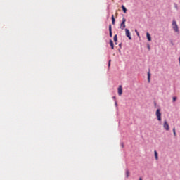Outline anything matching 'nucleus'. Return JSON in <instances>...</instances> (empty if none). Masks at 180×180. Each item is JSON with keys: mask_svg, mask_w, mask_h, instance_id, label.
Listing matches in <instances>:
<instances>
[{"mask_svg": "<svg viewBox=\"0 0 180 180\" xmlns=\"http://www.w3.org/2000/svg\"><path fill=\"white\" fill-rule=\"evenodd\" d=\"M114 41H115V44H117V34H115L114 36Z\"/></svg>", "mask_w": 180, "mask_h": 180, "instance_id": "obj_11", "label": "nucleus"}, {"mask_svg": "<svg viewBox=\"0 0 180 180\" xmlns=\"http://www.w3.org/2000/svg\"><path fill=\"white\" fill-rule=\"evenodd\" d=\"M110 61H112V60H110L108 62V67H110Z\"/></svg>", "mask_w": 180, "mask_h": 180, "instance_id": "obj_18", "label": "nucleus"}, {"mask_svg": "<svg viewBox=\"0 0 180 180\" xmlns=\"http://www.w3.org/2000/svg\"><path fill=\"white\" fill-rule=\"evenodd\" d=\"M156 117L158 118V120L159 122H161V110L160 109H158L156 110Z\"/></svg>", "mask_w": 180, "mask_h": 180, "instance_id": "obj_2", "label": "nucleus"}, {"mask_svg": "<svg viewBox=\"0 0 180 180\" xmlns=\"http://www.w3.org/2000/svg\"><path fill=\"white\" fill-rule=\"evenodd\" d=\"M172 27H173V29H174V32H179V30L178 28V24H176V21L173 20Z\"/></svg>", "mask_w": 180, "mask_h": 180, "instance_id": "obj_1", "label": "nucleus"}, {"mask_svg": "<svg viewBox=\"0 0 180 180\" xmlns=\"http://www.w3.org/2000/svg\"><path fill=\"white\" fill-rule=\"evenodd\" d=\"M154 154L155 160H158V153H157V150L154 151Z\"/></svg>", "mask_w": 180, "mask_h": 180, "instance_id": "obj_12", "label": "nucleus"}, {"mask_svg": "<svg viewBox=\"0 0 180 180\" xmlns=\"http://www.w3.org/2000/svg\"><path fill=\"white\" fill-rule=\"evenodd\" d=\"M110 45L111 46L112 50H114L115 46L113 45V41L112 39L110 40Z\"/></svg>", "mask_w": 180, "mask_h": 180, "instance_id": "obj_8", "label": "nucleus"}, {"mask_svg": "<svg viewBox=\"0 0 180 180\" xmlns=\"http://www.w3.org/2000/svg\"><path fill=\"white\" fill-rule=\"evenodd\" d=\"M109 32H110V37H112V25H109Z\"/></svg>", "mask_w": 180, "mask_h": 180, "instance_id": "obj_9", "label": "nucleus"}, {"mask_svg": "<svg viewBox=\"0 0 180 180\" xmlns=\"http://www.w3.org/2000/svg\"><path fill=\"white\" fill-rule=\"evenodd\" d=\"M122 8L124 13H126V12H127V9L126 8V7H124V6L122 5Z\"/></svg>", "mask_w": 180, "mask_h": 180, "instance_id": "obj_13", "label": "nucleus"}, {"mask_svg": "<svg viewBox=\"0 0 180 180\" xmlns=\"http://www.w3.org/2000/svg\"><path fill=\"white\" fill-rule=\"evenodd\" d=\"M139 180H143V179L141 177V178H139Z\"/></svg>", "mask_w": 180, "mask_h": 180, "instance_id": "obj_20", "label": "nucleus"}, {"mask_svg": "<svg viewBox=\"0 0 180 180\" xmlns=\"http://www.w3.org/2000/svg\"><path fill=\"white\" fill-rule=\"evenodd\" d=\"M115 105H117V103H115Z\"/></svg>", "mask_w": 180, "mask_h": 180, "instance_id": "obj_21", "label": "nucleus"}, {"mask_svg": "<svg viewBox=\"0 0 180 180\" xmlns=\"http://www.w3.org/2000/svg\"><path fill=\"white\" fill-rule=\"evenodd\" d=\"M126 27V18H122V22L120 24V29L123 30Z\"/></svg>", "mask_w": 180, "mask_h": 180, "instance_id": "obj_3", "label": "nucleus"}, {"mask_svg": "<svg viewBox=\"0 0 180 180\" xmlns=\"http://www.w3.org/2000/svg\"><path fill=\"white\" fill-rule=\"evenodd\" d=\"M126 176L127 178H129V176H130V171L126 170Z\"/></svg>", "mask_w": 180, "mask_h": 180, "instance_id": "obj_14", "label": "nucleus"}, {"mask_svg": "<svg viewBox=\"0 0 180 180\" xmlns=\"http://www.w3.org/2000/svg\"><path fill=\"white\" fill-rule=\"evenodd\" d=\"M122 94H123V88L122 87L121 85H120L118 87V94L120 96L122 95Z\"/></svg>", "mask_w": 180, "mask_h": 180, "instance_id": "obj_6", "label": "nucleus"}, {"mask_svg": "<svg viewBox=\"0 0 180 180\" xmlns=\"http://www.w3.org/2000/svg\"><path fill=\"white\" fill-rule=\"evenodd\" d=\"M173 133L174 136H176V132L175 131V128H173Z\"/></svg>", "mask_w": 180, "mask_h": 180, "instance_id": "obj_16", "label": "nucleus"}, {"mask_svg": "<svg viewBox=\"0 0 180 180\" xmlns=\"http://www.w3.org/2000/svg\"><path fill=\"white\" fill-rule=\"evenodd\" d=\"M125 34L129 40H131V36H130V31L127 28L125 29Z\"/></svg>", "mask_w": 180, "mask_h": 180, "instance_id": "obj_5", "label": "nucleus"}, {"mask_svg": "<svg viewBox=\"0 0 180 180\" xmlns=\"http://www.w3.org/2000/svg\"><path fill=\"white\" fill-rule=\"evenodd\" d=\"M136 33H137V35L139 36V32H137V30H135Z\"/></svg>", "mask_w": 180, "mask_h": 180, "instance_id": "obj_19", "label": "nucleus"}, {"mask_svg": "<svg viewBox=\"0 0 180 180\" xmlns=\"http://www.w3.org/2000/svg\"><path fill=\"white\" fill-rule=\"evenodd\" d=\"M111 19H112V25H115V15H112V17H111Z\"/></svg>", "mask_w": 180, "mask_h": 180, "instance_id": "obj_15", "label": "nucleus"}, {"mask_svg": "<svg viewBox=\"0 0 180 180\" xmlns=\"http://www.w3.org/2000/svg\"><path fill=\"white\" fill-rule=\"evenodd\" d=\"M163 127L165 129L167 130V131L169 130V124H168V122H167V120L164 121Z\"/></svg>", "mask_w": 180, "mask_h": 180, "instance_id": "obj_4", "label": "nucleus"}, {"mask_svg": "<svg viewBox=\"0 0 180 180\" xmlns=\"http://www.w3.org/2000/svg\"><path fill=\"white\" fill-rule=\"evenodd\" d=\"M176 101V97H173V102H175Z\"/></svg>", "mask_w": 180, "mask_h": 180, "instance_id": "obj_17", "label": "nucleus"}, {"mask_svg": "<svg viewBox=\"0 0 180 180\" xmlns=\"http://www.w3.org/2000/svg\"><path fill=\"white\" fill-rule=\"evenodd\" d=\"M146 37H147L148 41H151V35H150V33H148V32L146 33Z\"/></svg>", "mask_w": 180, "mask_h": 180, "instance_id": "obj_7", "label": "nucleus"}, {"mask_svg": "<svg viewBox=\"0 0 180 180\" xmlns=\"http://www.w3.org/2000/svg\"><path fill=\"white\" fill-rule=\"evenodd\" d=\"M150 78H151V73H150V71L148 72V82H150Z\"/></svg>", "mask_w": 180, "mask_h": 180, "instance_id": "obj_10", "label": "nucleus"}]
</instances>
